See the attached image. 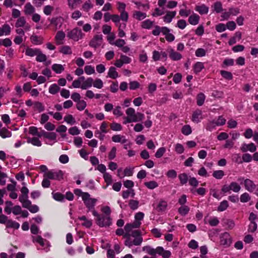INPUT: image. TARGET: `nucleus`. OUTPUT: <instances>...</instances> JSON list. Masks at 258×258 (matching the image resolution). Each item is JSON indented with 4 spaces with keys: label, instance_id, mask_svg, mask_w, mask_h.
<instances>
[{
    "label": "nucleus",
    "instance_id": "1",
    "mask_svg": "<svg viewBox=\"0 0 258 258\" xmlns=\"http://www.w3.org/2000/svg\"><path fill=\"white\" fill-rule=\"evenodd\" d=\"M123 237L126 239L124 245L130 248L133 245H140L143 240L141 231L138 230H134L132 233H125Z\"/></svg>",
    "mask_w": 258,
    "mask_h": 258
},
{
    "label": "nucleus",
    "instance_id": "2",
    "mask_svg": "<svg viewBox=\"0 0 258 258\" xmlns=\"http://www.w3.org/2000/svg\"><path fill=\"white\" fill-rule=\"evenodd\" d=\"M142 250L150 255L155 256L158 254L163 258H169L171 255V253L169 250H165L162 246H158L156 248H154L149 245H146L143 247Z\"/></svg>",
    "mask_w": 258,
    "mask_h": 258
},
{
    "label": "nucleus",
    "instance_id": "3",
    "mask_svg": "<svg viewBox=\"0 0 258 258\" xmlns=\"http://www.w3.org/2000/svg\"><path fill=\"white\" fill-rule=\"evenodd\" d=\"M93 215L96 218V223L99 227H103L109 226L111 224L110 216L99 214L96 211L93 210Z\"/></svg>",
    "mask_w": 258,
    "mask_h": 258
},
{
    "label": "nucleus",
    "instance_id": "4",
    "mask_svg": "<svg viewBox=\"0 0 258 258\" xmlns=\"http://www.w3.org/2000/svg\"><path fill=\"white\" fill-rule=\"evenodd\" d=\"M125 113L127 116L131 119L136 120L135 122L141 121L145 118L144 114L139 112L136 113L135 109L132 107L127 108L125 111Z\"/></svg>",
    "mask_w": 258,
    "mask_h": 258
},
{
    "label": "nucleus",
    "instance_id": "5",
    "mask_svg": "<svg viewBox=\"0 0 258 258\" xmlns=\"http://www.w3.org/2000/svg\"><path fill=\"white\" fill-rule=\"evenodd\" d=\"M84 34L82 33L81 29L78 28H75L69 32L67 34V36L70 39H73L75 41H78L82 39Z\"/></svg>",
    "mask_w": 258,
    "mask_h": 258
},
{
    "label": "nucleus",
    "instance_id": "6",
    "mask_svg": "<svg viewBox=\"0 0 258 258\" xmlns=\"http://www.w3.org/2000/svg\"><path fill=\"white\" fill-rule=\"evenodd\" d=\"M63 175L61 170H49L44 173V176L49 179L60 180L63 178Z\"/></svg>",
    "mask_w": 258,
    "mask_h": 258
},
{
    "label": "nucleus",
    "instance_id": "7",
    "mask_svg": "<svg viewBox=\"0 0 258 258\" xmlns=\"http://www.w3.org/2000/svg\"><path fill=\"white\" fill-rule=\"evenodd\" d=\"M83 201L86 207L89 210H92L94 209L96 203L97 202V199L94 198H91L90 197V195L87 192V194H84L83 199Z\"/></svg>",
    "mask_w": 258,
    "mask_h": 258
},
{
    "label": "nucleus",
    "instance_id": "8",
    "mask_svg": "<svg viewBox=\"0 0 258 258\" xmlns=\"http://www.w3.org/2000/svg\"><path fill=\"white\" fill-rule=\"evenodd\" d=\"M220 244L225 247H229L232 243V238L229 233L225 232L220 235Z\"/></svg>",
    "mask_w": 258,
    "mask_h": 258
},
{
    "label": "nucleus",
    "instance_id": "9",
    "mask_svg": "<svg viewBox=\"0 0 258 258\" xmlns=\"http://www.w3.org/2000/svg\"><path fill=\"white\" fill-rule=\"evenodd\" d=\"M102 35L101 34L100 35H96L94 36L93 38L90 41L89 45L90 46L96 48L97 47L100 46L102 43Z\"/></svg>",
    "mask_w": 258,
    "mask_h": 258
},
{
    "label": "nucleus",
    "instance_id": "10",
    "mask_svg": "<svg viewBox=\"0 0 258 258\" xmlns=\"http://www.w3.org/2000/svg\"><path fill=\"white\" fill-rule=\"evenodd\" d=\"M141 224V222L137 220H135V221L132 223L126 224L124 228L125 233H132L133 229L140 227Z\"/></svg>",
    "mask_w": 258,
    "mask_h": 258
},
{
    "label": "nucleus",
    "instance_id": "11",
    "mask_svg": "<svg viewBox=\"0 0 258 258\" xmlns=\"http://www.w3.org/2000/svg\"><path fill=\"white\" fill-rule=\"evenodd\" d=\"M65 37L66 34L63 31H57L54 37L56 44L58 45L62 44L64 42Z\"/></svg>",
    "mask_w": 258,
    "mask_h": 258
},
{
    "label": "nucleus",
    "instance_id": "12",
    "mask_svg": "<svg viewBox=\"0 0 258 258\" xmlns=\"http://www.w3.org/2000/svg\"><path fill=\"white\" fill-rule=\"evenodd\" d=\"M203 118L202 110L198 109L193 112L191 116V120L195 123H198L201 121Z\"/></svg>",
    "mask_w": 258,
    "mask_h": 258
},
{
    "label": "nucleus",
    "instance_id": "13",
    "mask_svg": "<svg viewBox=\"0 0 258 258\" xmlns=\"http://www.w3.org/2000/svg\"><path fill=\"white\" fill-rule=\"evenodd\" d=\"M244 184L245 189L249 192H252L256 188V185L249 179H245Z\"/></svg>",
    "mask_w": 258,
    "mask_h": 258
},
{
    "label": "nucleus",
    "instance_id": "14",
    "mask_svg": "<svg viewBox=\"0 0 258 258\" xmlns=\"http://www.w3.org/2000/svg\"><path fill=\"white\" fill-rule=\"evenodd\" d=\"M41 137L48 139L50 141H53L54 143L56 142V134L53 132H46L43 131L41 133Z\"/></svg>",
    "mask_w": 258,
    "mask_h": 258
},
{
    "label": "nucleus",
    "instance_id": "15",
    "mask_svg": "<svg viewBox=\"0 0 258 258\" xmlns=\"http://www.w3.org/2000/svg\"><path fill=\"white\" fill-rule=\"evenodd\" d=\"M176 14L175 11H167L166 15L163 17L164 22L170 23Z\"/></svg>",
    "mask_w": 258,
    "mask_h": 258
},
{
    "label": "nucleus",
    "instance_id": "16",
    "mask_svg": "<svg viewBox=\"0 0 258 258\" xmlns=\"http://www.w3.org/2000/svg\"><path fill=\"white\" fill-rule=\"evenodd\" d=\"M169 56L170 58L173 60H178L182 58V55L180 53L175 51L173 49L170 48L168 50Z\"/></svg>",
    "mask_w": 258,
    "mask_h": 258
},
{
    "label": "nucleus",
    "instance_id": "17",
    "mask_svg": "<svg viewBox=\"0 0 258 258\" xmlns=\"http://www.w3.org/2000/svg\"><path fill=\"white\" fill-rule=\"evenodd\" d=\"M225 122L226 119L222 116H220L217 120H213L210 122L209 128H210L211 125H213V127H215L216 126L223 125L225 124Z\"/></svg>",
    "mask_w": 258,
    "mask_h": 258
},
{
    "label": "nucleus",
    "instance_id": "18",
    "mask_svg": "<svg viewBox=\"0 0 258 258\" xmlns=\"http://www.w3.org/2000/svg\"><path fill=\"white\" fill-rule=\"evenodd\" d=\"M200 16L196 13L191 14L188 19L189 23L192 25H196L199 24L200 21Z\"/></svg>",
    "mask_w": 258,
    "mask_h": 258
},
{
    "label": "nucleus",
    "instance_id": "19",
    "mask_svg": "<svg viewBox=\"0 0 258 258\" xmlns=\"http://www.w3.org/2000/svg\"><path fill=\"white\" fill-rule=\"evenodd\" d=\"M163 34L165 35L166 40L168 42L173 41L175 39V36L170 32V30L166 27L165 28L163 29Z\"/></svg>",
    "mask_w": 258,
    "mask_h": 258
},
{
    "label": "nucleus",
    "instance_id": "20",
    "mask_svg": "<svg viewBox=\"0 0 258 258\" xmlns=\"http://www.w3.org/2000/svg\"><path fill=\"white\" fill-rule=\"evenodd\" d=\"M30 40L35 45H40L43 43L44 39L41 36L33 35L30 37Z\"/></svg>",
    "mask_w": 258,
    "mask_h": 258
},
{
    "label": "nucleus",
    "instance_id": "21",
    "mask_svg": "<svg viewBox=\"0 0 258 258\" xmlns=\"http://www.w3.org/2000/svg\"><path fill=\"white\" fill-rule=\"evenodd\" d=\"M11 28L9 25L5 24L2 27H0V36L8 35L10 34Z\"/></svg>",
    "mask_w": 258,
    "mask_h": 258
},
{
    "label": "nucleus",
    "instance_id": "22",
    "mask_svg": "<svg viewBox=\"0 0 258 258\" xmlns=\"http://www.w3.org/2000/svg\"><path fill=\"white\" fill-rule=\"evenodd\" d=\"M93 82V78L91 77L88 78L82 83L81 88L83 90H86L87 88H90L92 86Z\"/></svg>",
    "mask_w": 258,
    "mask_h": 258
},
{
    "label": "nucleus",
    "instance_id": "23",
    "mask_svg": "<svg viewBox=\"0 0 258 258\" xmlns=\"http://www.w3.org/2000/svg\"><path fill=\"white\" fill-rule=\"evenodd\" d=\"M27 142L28 143H30L34 146L40 147L42 145L41 142L37 137H28L27 138Z\"/></svg>",
    "mask_w": 258,
    "mask_h": 258
},
{
    "label": "nucleus",
    "instance_id": "24",
    "mask_svg": "<svg viewBox=\"0 0 258 258\" xmlns=\"http://www.w3.org/2000/svg\"><path fill=\"white\" fill-rule=\"evenodd\" d=\"M195 10L198 12L201 15L207 14L209 12V8L205 5L197 6Z\"/></svg>",
    "mask_w": 258,
    "mask_h": 258
},
{
    "label": "nucleus",
    "instance_id": "25",
    "mask_svg": "<svg viewBox=\"0 0 258 258\" xmlns=\"http://www.w3.org/2000/svg\"><path fill=\"white\" fill-rule=\"evenodd\" d=\"M19 200L22 203L23 208L26 207L27 205L29 204L31 202L28 200V195L22 194L19 196Z\"/></svg>",
    "mask_w": 258,
    "mask_h": 258
},
{
    "label": "nucleus",
    "instance_id": "26",
    "mask_svg": "<svg viewBox=\"0 0 258 258\" xmlns=\"http://www.w3.org/2000/svg\"><path fill=\"white\" fill-rule=\"evenodd\" d=\"M147 16L145 13H143L140 11H134L133 14V17L135 19L141 21L145 19Z\"/></svg>",
    "mask_w": 258,
    "mask_h": 258
},
{
    "label": "nucleus",
    "instance_id": "27",
    "mask_svg": "<svg viewBox=\"0 0 258 258\" xmlns=\"http://www.w3.org/2000/svg\"><path fill=\"white\" fill-rule=\"evenodd\" d=\"M35 12L34 7L30 3H27L24 7V13L26 15H31Z\"/></svg>",
    "mask_w": 258,
    "mask_h": 258
},
{
    "label": "nucleus",
    "instance_id": "28",
    "mask_svg": "<svg viewBox=\"0 0 258 258\" xmlns=\"http://www.w3.org/2000/svg\"><path fill=\"white\" fill-rule=\"evenodd\" d=\"M112 140L113 142H115V143H125L127 141V140L125 139V138L124 136H121L120 135H116L113 136L112 137Z\"/></svg>",
    "mask_w": 258,
    "mask_h": 258
},
{
    "label": "nucleus",
    "instance_id": "29",
    "mask_svg": "<svg viewBox=\"0 0 258 258\" xmlns=\"http://www.w3.org/2000/svg\"><path fill=\"white\" fill-rule=\"evenodd\" d=\"M167 202L166 201L161 199L160 200L158 203L157 208L158 209L159 211L163 212L167 209Z\"/></svg>",
    "mask_w": 258,
    "mask_h": 258
},
{
    "label": "nucleus",
    "instance_id": "30",
    "mask_svg": "<svg viewBox=\"0 0 258 258\" xmlns=\"http://www.w3.org/2000/svg\"><path fill=\"white\" fill-rule=\"evenodd\" d=\"M39 50L40 49L38 48H27L26 49L25 54L26 55L31 57L35 55L36 56Z\"/></svg>",
    "mask_w": 258,
    "mask_h": 258
},
{
    "label": "nucleus",
    "instance_id": "31",
    "mask_svg": "<svg viewBox=\"0 0 258 258\" xmlns=\"http://www.w3.org/2000/svg\"><path fill=\"white\" fill-rule=\"evenodd\" d=\"M206 99V96L203 93H200L197 96V103L198 106H202L204 104Z\"/></svg>",
    "mask_w": 258,
    "mask_h": 258
},
{
    "label": "nucleus",
    "instance_id": "32",
    "mask_svg": "<svg viewBox=\"0 0 258 258\" xmlns=\"http://www.w3.org/2000/svg\"><path fill=\"white\" fill-rule=\"evenodd\" d=\"M59 52L63 54H71L72 50L71 47L68 45H64L60 47L59 50Z\"/></svg>",
    "mask_w": 258,
    "mask_h": 258
},
{
    "label": "nucleus",
    "instance_id": "33",
    "mask_svg": "<svg viewBox=\"0 0 258 258\" xmlns=\"http://www.w3.org/2000/svg\"><path fill=\"white\" fill-rule=\"evenodd\" d=\"M153 21L147 19L142 22L141 27L144 29H150L153 27Z\"/></svg>",
    "mask_w": 258,
    "mask_h": 258
},
{
    "label": "nucleus",
    "instance_id": "34",
    "mask_svg": "<svg viewBox=\"0 0 258 258\" xmlns=\"http://www.w3.org/2000/svg\"><path fill=\"white\" fill-rule=\"evenodd\" d=\"M108 76L112 79H116L118 77V73L116 69L113 67H111L108 72Z\"/></svg>",
    "mask_w": 258,
    "mask_h": 258
},
{
    "label": "nucleus",
    "instance_id": "35",
    "mask_svg": "<svg viewBox=\"0 0 258 258\" xmlns=\"http://www.w3.org/2000/svg\"><path fill=\"white\" fill-rule=\"evenodd\" d=\"M68 5L70 8L74 9L82 3L81 0H67Z\"/></svg>",
    "mask_w": 258,
    "mask_h": 258
},
{
    "label": "nucleus",
    "instance_id": "36",
    "mask_svg": "<svg viewBox=\"0 0 258 258\" xmlns=\"http://www.w3.org/2000/svg\"><path fill=\"white\" fill-rule=\"evenodd\" d=\"M6 226L7 228H12L15 229H18L20 227V224L15 221L8 220L6 224Z\"/></svg>",
    "mask_w": 258,
    "mask_h": 258
},
{
    "label": "nucleus",
    "instance_id": "37",
    "mask_svg": "<svg viewBox=\"0 0 258 258\" xmlns=\"http://www.w3.org/2000/svg\"><path fill=\"white\" fill-rule=\"evenodd\" d=\"M214 11L217 13H220L223 11L222 4L220 2H215L212 6Z\"/></svg>",
    "mask_w": 258,
    "mask_h": 258
},
{
    "label": "nucleus",
    "instance_id": "38",
    "mask_svg": "<svg viewBox=\"0 0 258 258\" xmlns=\"http://www.w3.org/2000/svg\"><path fill=\"white\" fill-rule=\"evenodd\" d=\"M24 208L27 209L31 213H36L37 212H38L39 210V207L37 205H32L31 204V202H30L29 204L27 205V206L26 207H24Z\"/></svg>",
    "mask_w": 258,
    "mask_h": 258
},
{
    "label": "nucleus",
    "instance_id": "39",
    "mask_svg": "<svg viewBox=\"0 0 258 258\" xmlns=\"http://www.w3.org/2000/svg\"><path fill=\"white\" fill-rule=\"evenodd\" d=\"M204 68V65L203 62H197L194 66V71L195 73L198 74L201 72Z\"/></svg>",
    "mask_w": 258,
    "mask_h": 258
},
{
    "label": "nucleus",
    "instance_id": "40",
    "mask_svg": "<svg viewBox=\"0 0 258 258\" xmlns=\"http://www.w3.org/2000/svg\"><path fill=\"white\" fill-rule=\"evenodd\" d=\"M178 213L183 216L187 215L189 211V208L185 205L180 207L178 210Z\"/></svg>",
    "mask_w": 258,
    "mask_h": 258
},
{
    "label": "nucleus",
    "instance_id": "41",
    "mask_svg": "<svg viewBox=\"0 0 258 258\" xmlns=\"http://www.w3.org/2000/svg\"><path fill=\"white\" fill-rule=\"evenodd\" d=\"M60 90L59 87L56 84H52L49 88V93L51 94H56Z\"/></svg>",
    "mask_w": 258,
    "mask_h": 258
},
{
    "label": "nucleus",
    "instance_id": "42",
    "mask_svg": "<svg viewBox=\"0 0 258 258\" xmlns=\"http://www.w3.org/2000/svg\"><path fill=\"white\" fill-rule=\"evenodd\" d=\"M229 204L226 200H224L221 202L220 205L217 208V211L219 212H222L226 210L228 207Z\"/></svg>",
    "mask_w": 258,
    "mask_h": 258
},
{
    "label": "nucleus",
    "instance_id": "43",
    "mask_svg": "<svg viewBox=\"0 0 258 258\" xmlns=\"http://www.w3.org/2000/svg\"><path fill=\"white\" fill-rule=\"evenodd\" d=\"M52 70L57 74H60L64 71L62 65L60 64H53L52 66Z\"/></svg>",
    "mask_w": 258,
    "mask_h": 258
},
{
    "label": "nucleus",
    "instance_id": "44",
    "mask_svg": "<svg viewBox=\"0 0 258 258\" xmlns=\"http://www.w3.org/2000/svg\"><path fill=\"white\" fill-rule=\"evenodd\" d=\"M154 29L152 31V33L154 36H158L160 33H163V29L165 28L166 27H160L158 25L154 26Z\"/></svg>",
    "mask_w": 258,
    "mask_h": 258
},
{
    "label": "nucleus",
    "instance_id": "45",
    "mask_svg": "<svg viewBox=\"0 0 258 258\" xmlns=\"http://www.w3.org/2000/svg\"><path fill=\"white\" fill-rule=\"evenodd\" d=\"M235 223L231 219H226L224 222V226L228 229H232L235 227Z\"/></svg>",
    "mask_w": 258,
    "mask_h": 258
},
{
    "label": "nucleus",
    "instance_id": "46",
    "mask_svg": "<svg viewBox=\"0 0 258 258\" xmlns=\"http://www.w3.org/2000/svg\"><path fill=\"white\" fill-rule=\"evenodd\" d=\"M93 7V5L90 0H88L85 2L82 6V10L85 12H88Z\"/></svg>",
    "mask_w": 258,
    "mask_h": 258
},
{
    "label": "nucleus",
    "instance_id": "47",
    "mask_svg": "<svg viewBox=\"0 0 258 258\" xmlns=\"http://www.w3.org/2000/svg\"><path fill=\"white\" fill-rule=\"evenodd\" d=\"M52 195L55 200L59 202H63L64 199V196L60 192H53Z\"/></svg>",
    "mask_w": 258,
    "mask_h": 258
},
{
    "label": "nucleus",
    "instance_id": "48",
    "mask_svg": "<svg viewBox=\"0 0 258 258\" xmlns=\"http://www.w3.org/2000/svg\"><path fill=\"white\" fill-rule=\"evenodd\" d=\"M231 190L233 192H238L241 189V186L236 182H232L230 184Z\"/></svg>",
    "mask_w": 258,
    "mask_h": 258
},
{
    "label": "nucleus",
    "instance_id": "49",
    "mask_svg": "<svg viewBox=\"0 0 258 258\" xmlns=\"http://www.w3.org/2000/svg\"><path fill=\"white\" fill-rule=\"evenodd\" d=\"M220 74L225 79L231 80L233 79V76L231 72L222 70L220 71Z\"/></svg>",
    "mask_w": 258,
    "mask_h": 258
},
{
    "label": "nucleus",
    "instance_id": "50",
    "mask_svg": "<svg viewBox=\"0 0 258 258\" xmlns=\"http://www.w3.org/2000/svg\"><path fill=\"white\" fill-rule=\"evenodd\" d=\"M76 103V107L77 109L80 111H82L84 110L86 107L87 106L86 102L83 100H80Z\"/></svg>",
    "mask_w": 258,
    "mask_h": 258
},
{
    "label": "nucleus",
    "instance_id": "51",
    "mask_svg": "<svg viewBox=\"0 0 258 258\" xmlns=\"http://www.w3.org/2000/svg\"><path fill=\"white\" fill-rule=\"evenodd\" d=\"M26 23V21L24 17H19L15 24V26L17 28L23 27Z\"/></svg>",
    "mask_w": 258,
    "mask_h": 258
},
{
    "label": "nucleus",
    "instance_id": "52",
    "mask_svg": "<svg viewBox=\"0 0 258 258\" xmlns=\"http://www.w3.org/2000/svg\"><path fill=\"white\" fill-rule=\"evenodd\" d=\"M92 85L94 87L97 89H101L103 87V82L100 79L93 80Z\"/></svg>",
    "mask_w": 258,
    "mask_h": 258
},
{
    "label": "nucleus",
    "instance_id": "53",
    "mask_svg": "<svg viewBox=\"0 0 258 258\" xmlns=\"http://www.w3.org/2000/svg\"><path fill=\"white\" fill-rule=\"evenodd\" d=\"M36 59L38 62H44L46 60V56L39 50L36 55Z\"/></svg>",
    "mask_w": 258,
    "mask_h": 258
},
{
    "label": "nucleus",
    "instance_id": "54",
    "mask_svg": "<svg viewBox=\"0 0 258 258\" xmlns=\"http://www.w3.org/2000/svg\"><path fill=\"white\" fill-rule=\"evenodd\" d=\"M191 132V128L189 125H184L181 129L182 133L185 136L190 135Z\"/></svg>",
    "mask_w": 258,
    "mask_h": 258
},
{
    "label": "nucleus",
    "instance_id": "55",
    "mask_svg": "<svg viewBox=\"0 0 258 258\" xmlns=\"http://www.w3.org/2000/svg\"><path fill=\"white\" fill-rule=\"evenodd\" d=\"M110 128L114 131H120L122 130V127L120 123L113 122L110 125Z\"/></svg>",
    "mask_w": 258,
    "mask_h": 258
},
{
    "label": "nucleus",
    "instance_id": "56",
    "mask_svg": "<svg viewBox=\"0 0 258 258\" xmlns=\"http://www.w3.org/2000/svg\"><path fill=\"white\" fill-rule=\"evenodd\" d=\"M224 175V172L223 170H216L213 172V176L216 179H220Z\"/></svg>",
    "mask_w": 258,
    "mask_h": 258
},
{
    "label": "nucleus",
    "instance_id": "57",
    "mask_svg": "<svg viewBox=\"0 0 258 258\" xmlns=\"http://www.w3.org/2000/svg\"><path fill=\"white\" fill-rule=\"evenodd\" d=\"M29 133L30 134L33 136H37L39 137H41V133H39L38 132V129L35 126H31L29 128Z\"/></svg>",
    "mask_w": 258,
    "mask_h": 258
},
{
    "label": "nucleus",
    "instance_id": "58",
    "mask_svg": "<svg viewBox=\"0 0 258 258\" xmlns=\"http://www.w3.org/2000/svg\"><path fill=\"white\" fill-rule=\"evenodd\" d=\"M54 10V8L50 5H47L43 8V13L46 15H50Z\"/></svg>",
    "mask_w": 258,
    "mask_h": 258
},
{
    "label": "nucleus",
    "instance_id": "59",
    "mask_svg": "<svg viewBox=\"0 0 258 258\" xmlns=\"http://www.w3.org/2000/svg\"><path fill=\"white\" fill-rule=\"evenodd\" d=\"M145 185L148 188L153 189L158 187V184L157 182L155 181H151L149 182H146L145 183Z\"/></svg>",
    "mask_w": 258,
    "mask_h": 258
},
{
    "label": "nucleus",
    "instance_id": "60",
    "mask_svg": "<svg viewBox=\"0 0 258 258\" xmlns=\"http://www.w3.org/2000/svg\"><path fill=\"white\" fill-rule=\"evenodd\" d=\"M178 178L181 184H184L187 182L188 176L186 173L180 174L178 175Z\"/></svg>",
    "mask_w": 258,
    "mask_h": 258
},
{
    "label": "nucleus",
    "instance_id": "61",
    "mask_svg": "<svg viewBox=\"0 0 258 258\" xmlns=\"http://www.w3.org/2000/svg\"><path fill=\"white\" fill-rule=\"evenodd\" d=\"M0 136L3 138H8L11 136V133L7 128L4 127L1 129Z\"/></svg>",
    "mask_w": 258,
    "mask_h": 258
},
{
    "label": "nucleus",
    "instance_id": "62",
    "mask_svg": "<svg viewBox=\"0 0 258 258\" xmlns=\"http://www.w3.org/2000/svg\"><path fill=\"white\" fill-rule=\"evenodd\" d=\"M257 228V225L255 222H250L248 228L249 232L253 233L254 232Z\"/></svg>",
    "mask_w": 258,
    "mask_h": 258
},
{
    "label": "nucleus",
    "instance_id": "63",
    "mask_svg": "<svg viewBox=\"0 0 258 258\" xmlns=\"http://www.w3.org/2000/svg\"><path fill=\"white\" fill-rule=\"evenodd\" d=\"M64 120L68 123L70 124H73L75 123V119L71 114H69L64 116Z\"/></svg>",
    "mask_w": 258,
    "mask_h": 258
},
{
    "label": "nucleus",
    "instance_id": "64",
    "mask_svg": "<svg viewBox=\"0 0 258 258\" xmlns=\"http://www.w3.org/2000/svg\"><path fill=\"white\" fill-rule=\"evenodd\" d=\"M128 205L131 209L135 210L139 207V202L137 200H131L130 201Z\"/></svg>",
    "mask_w": 258,
    "mask_h": 258
}]
</instances>
